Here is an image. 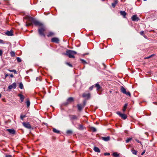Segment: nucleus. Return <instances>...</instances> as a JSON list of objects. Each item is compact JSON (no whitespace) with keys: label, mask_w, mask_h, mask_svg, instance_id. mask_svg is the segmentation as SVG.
<instances>
[{"label":"nucleus","mask_w":157,"mask_h":157,"mask_svg":"<svg viewBox=\"0 0 157 157\" xmlns=\"http://www.w3.org/2000/svg\"><path fill=\"white\" fill-rule=\"evenodd\" d=\"M26 18L29 21H32L36 26H38L39 27H41L44 25L42 23L38 21L35 20L33 17L28 16Z\"/></svg>","instance_id":"f257e3e1"},{"label":"nucleus","mask_w":157,"mask_h":157,"mask_svg":"<svg viewBox=\"0 0 157 157\" xmlns=\"http://www.w3.org/2000/svg\"><path fill=\"white\" fill-rule=\"evenodd\" d=\"M76 54V52L75 51L67 50L66 51V52L65 53H63V54L64 55L67 56L70 58H75L74 55Z\"/></svg>","instance_id":"f03ea898"},{"label":"nucleus","mask_w":157,"mask_h":157,"mask_svg":"<svg viewBox=\"0 0 157 157\" xmlns=\"http://www.w3.org/2000/svg\"><path fill=\"white\" fill-rule=\"evenodd\" d=\"M46 30V28L44 25L40 27L38 29V33L41 36H45L44 33V32Z\"/></svg>","instance_id":"7ed1b4c3"},{"label":"nucleus","mask_w":157,"mask_h":157,"mask_svg":"<svg viewBox=\"0 0 157 157\" xmlns=\"http://www.w3.org/2000/svg\"><path fill=\"white\" fill-rule=\"evenodd\" d=\"M121 91L124 94L130 97L131 94L129 91H126V89L123 86H122L121 88Z\"/></svg>","instance_id":"20e7f679"},{"label":"nucleus","mask_w":157,"mask_h":157,"mask_svg":"<svg viewBox=\"0 0 157 157\" xmlns=\"http://www.w3.org/2000/svg\"><path fill=\"white\" fill-rule=\"evenodd\" d=\"M74 101V100L73 97H69L67 99V101L63 103V105H66L69 104H70L71 102Z\"/></svg>","instance_id":"39448f33"},{"label":"nucleus","mask_w":157,"mask_h":157,"mask_svg":"<svg viewBox=\"0 0 157 157\" xmlns=\"http://www.w3.org/2000/svg\"><path fill=\"white\" fill-rule=\"evenodd\" d=\"M117 114L120 117H121L122 119H125L127 117V116L126 115L124 114L121 113L120 112H117Z\"/></svg>","instance_id":"423d86ee"},{"label":"nucleus","mask_w":157,"mask_h":157,"mask_svg":"<svg viewBox=\"0 0 157 157\" xmlns=\"http://www.w3.org/2000/svg\"><path fill=\"white\" fill-rule=\"evenodd\" d=\"M69 117L71 121L75 120L78 119V117L75 115H69Z\"/></svg>","instance_id":"0eeeda50"},{"label":"nucleus","mask_w":157,"mask_h":157,"mask_svg":"<svg viewBox=\"0 0 157 157\" xmlns=\"http://www.w3.org/2000/svg\"><path fill=\"white\" fill-rule=\"evenodd\" d=\"M23 125L25 127L27 128L30 129L31 128V126L29 122H23Z\"/></svg>","instance_id":"6e6552de"},{"label":"nucleus","mask_w":157,"mask_h":157,"mask_svg":"<svg viewBox=\"0 0 157 157\" xmlns=\"http://www.w3.org/2000/svg\"><path fill=\"white\" fill-rule=\"evenodd\" d=\"M131 19L133 21H138L140 20L139 18L137 17V16L136 15H133L131 17Z\"/></svg>","instance_id":"1a4fd4ad"},{"label":"nucleus","mask_w":157,"mask_h":157,"mask_svg":"<svg viewBox=\"0 0 157 157\" xmlns=\"http://www.w3.org/2000/svg\"><path fill=\"white\" fill-rule=\"evenodd\" d=\"M16 83L15 82H14L12 84L10 85L8 87V88L10 90H11L13 88L15 89L16 87Z\"/></svg>","instance_id":"9d476101"},{"label":"nucleus","mask_w":157,"mask_h":157,"mask_svg":"<svg viewBox=\"0 0 157 157\" xmlns=\"http://www.w3.org/2000/svg\"><path fill=\"white\" fill-rule=\"evenodd\" d=\"M85 104H84V105L82 106L81 104H78L77 105V107L78 108V109L79 111H81L82 109L84 108L85 106Z\"/></svg>","instance_id":"9b49d317"},{"label":"nucleus","mask_w":157,"mask_h":157,"mask_svg":"<svg viewBox=\"0 0 157 157\" xmlns=\"http://www.w3.org/2000/svg\"><path fill=\"white\" fill-rule=\"evenodd\" d=\"M52 42L58 43L59 41V40L58 38L56 37L53 38L51 39Z\"/></svg>","instance_id":"f8f14e48"},{"label":"nucleus","mask_w":157,"mask_h":157,"mask_svg":"<svg viewBox=\"0 0 157 157\" xmlns=\"http://www.w3.org/2000/svg\"><path fill=\"white\" fill-rule=\"evenodd\" d=\"M82 97L87 99H89L90 98V93H84L82 94Z\"/></svg>","instance_id":"ddd939ff"},{"label":"nucleus","mask_w":157,"mask_h":157,"mask_svg":"<svg viewBox=\"0 0 157 157\" xmlns=\"http://www.w3.org/2000/svg\"><path fill=\"white\" fill-rule=\"evenodd\" d=\"M6 131L11 134H14L15 133V131L14 129H7Z\"/></svg>","instance_id":"4468645a"},{"label":"nucleus","mask_w":157,"mask_h":157,"mask_svg":"<svg viewBox=\"0 0 157 157\" xmlns=\"http://www.w3.org/2000/svg\"><path fill=\"white\" fill-rule=\"evenodd\" d=\"M101 138L103 140L105 141H108L110 139V137L109 136L107 137H101Z\"/></svg>","instance_id":"2eb2a0df"},{"label":"nucleus","mask_w":157,"mask_h":157,"mask_svg":"<svg viewBox=\"0 0 157 157\" xmlns=\"http://www.w3.org/2000/svg\"><path fill=\"white\" fill-rule=\"evenodd\" d=\"M6 34L8 36H12L13 35V32L12 31L10 30V31H8L6 33Z\"/></svg>","instance_id":"dca6fc26"},{"label":"nucleus","mask_w":157,"mask_h":157,"mask_svg":"<svg viewBox=\"0 0 157 157\" xmlns=\"http://www.w3.org/2000/svg\"><path fill=\"white\" fill-rule=\"evenodd\" d=\"M120 13L121 15L123 16L124 18H125L126 13L125 11H121Z\"/></svg>","instance_id":"f3484780"},{"label":"nucleus","mask_w":157,"mask_h":157,"mask_svg":"<svg viewBox=\"0 0 157 157\" xmlns=\"http://www.w3.org/2000/svg\"><path fill=\"white\" fill-rule=\"evenodd\" d=\"M18 96L20 98V100L21 102H23L24 99V97L23 95L21 94H19Z\"/></svg>","instance_id":"a211bd4d"},{"label":"nucleus","mask_w":157,"mask_h":157,"mask_svg":"<svg viewBox=\"0 0 157 157\" xmlns=\"http://www.w3.org/2000/svg\"><path fill=\"white\" fill-rule=\"evenodd\" d=\"M117 3L118 1L117 0H114V2L112 3V7H113V8H114Z\"/></svg>","instance_id":"6ab92c4d"},{"label":"nucleus","mask_w":157,"mask_h":157,"mask_svg":"<svg viewBox=\"0 0 157 157\" xmlns=\"http://www.w3.org/2000/svg\"><path fill=\"white\" fill-rule=\"evenodd\" d=\"M94 85V87H95L97 88V90H99L101 88L99 84L98 83H97Z\"/></svg>","instance_id":"aec40b11"},{"label":"nucleus","mask_w":157,"mask_h":157,"mask_svg":"<svg viewBox=\"0 0 157 157\" xmlns=\"http://www.w3.org/2000/svg\"><path fill=\"white\" fill-rule=\"evenodd\" d=\"M94 151L96 152H100V149L97 147H94Z\"/></svg>","instance_id":"412c9836"},{"label":"nucleus","mask_w":157,"mask_h":157,"mask_svg":"<svg viewBox=\"0 0 157 157\" xmlns=\"http://www.w3.org/2000/svg\"><path fill=\"white\" fill-rule=\"evenodd\" d=\"M113 155L115 157H120L119 154L117 152H114L113 154Z\"/></svg>","instance_id":"4be33fe9"},{"label":"nucleus","mask_w":157,"mask_h":157,"mask_svg":"<svg viewBox=\"0 0 157 157\" xmlns=\"http://www.w3.org/2000/svg\"><path fill=\"white\" fill-rule=\"evenodd\" d=\"M127 106H128V104L127 103H125L124 104V106L123 107V112H124L125 111V110L127 108Z\"/></svg>","instance_id":"5701e85b"},{"label":"nucleus","mask_w":157,"mask_h":157,"mask_svg":"<svg viewBox=\"0 0 157 157\" xmlns=\"http://www.w3.org/2000/svg\"><path fill=\"white\" fill-rule=\"evenodd\" d=\"M53 131L56 133H59V131L58 130H57L55 128H53Z\"/></svg>","instance_id":"b1692460"},{"label":"nucleus","mask_w":157,"mask_h":157,"mask_svg":"<svg viewBox=\"0 0 157 157\" xmlns=\"http://www.w3.org/2000/svg\"><path fill=\"white\" fill-rule=\"evenodd\" d=\"M132 152L133 154L136 155L137 154V151L136 150H135L134 149H132Z\"/></svg>","instance_id":"393cba45"},{"label":"nucleus","mask_w":157,"mask_h":157,"mask_svg":"<svg viewBox=\"0 0 157 157\" xmlns=\"http://www.w3.org/2000/svg\"><path fill=\"white\" fill-rule=\"evenodd\" d=\"M80 60L81 61V63L83 64H86L87 63V62L83 59H80Z\"/></svg>","instance_id":"a878e982"},{"label":"nucleus","mask_w":157,"mask_h":157,"mask_svg":"<svg viewBox=\"0 0 157 157\" xmlns=\"http://www.w3.org/2000/svg\"><path fill=\"white\" fill-rule=\"evenodd\" d=\"M54 35V33L52 32H49L48 35H47V36L48 37H50L51 36H53Z\"/></svg>","instance_id":"bb28decb"},{"label":"nucleus","mask_w":157,"mask_h":157,"mask_svg":"<svg viewBox=\"0 0 157 157\" xmlns=\"http://www.w3.org/2000/svg\"><path fill=\"white\" fill-rule=\"evenodd\" d=\"M8 70L10 72H13L15 74H16L17 73V71L15 70L14 69L13 70H10V69H8Z\"/></svg>","instance_id":"cd10ccee"},{"label":"nucleus","mask_w":157,"mask_h":157,"mask_svg":"<svg viewBox=\"0 0 157 157\" xmlns=\"http://www.w3.org/2000/svg\"><path fill=\"white\" fill-rule=\"evenodd\" d=\"M26 103L27 107H29L30 105V102L29 101V99H28L27 100V101H26Z\"/></svg>","instance_id":"c85d7f7f"},{"label":"nucleus","mask_w":157,"mask_h":157,"mask_svg":"<svg viewBox=\"0 0 157 157\" xmlns=\"http://www.w3.org/2000/svg\"><path fill=\"white\" fill-rule=\"evenodd\" d=\"M132 140V138H128L126 140V143H128Z\"/></svg>","instance_id":"c756f323"},{"label":"nucleus","mask_w":157,"mask_h":157,"mask_svg":"<svg viewBox=\"0 0 157 157\" xmlns=\"http://www.w3.org/2000/svg\"><path fill=\"white\" fill-rule=\"evenodd\" d=\"M19 87L21 89H22L23 88V86L22 83L21 82L20 83Z\"/></svg>","instance_id":"7c9ffc66"},{"label":"nucleus","mask_w":157,"mask_h":157,"mask_svg":"<svg viewBox=\"0 0 157 157\" xmlns=\"http://www.w3.org/2000/svg\"><path fill=\"white\" fill-rule=\"evenodd\" d=\"M10 53L12 56H15V52L13 51L11 52Z\"/></svg>","instance_id":"2f4dec72"},{"label":"nucleus","mask_w":157,"mask_h":157,"mask_svg":"<svg viewBox=\"0 0 157 157\" xmlns=\"http://www.w3.org/2000/svg\"><path fill=\"white\" fill-rule=\"evenodd\" d=\"M25 116H26L25 115H21V116H20L21 119L22 120H23L24 118V117H25Z\"/></svg>","instance_id":"473e14b6"},{"label":"nucleus","mask_w":157,"mask_h":157,"mask_svg":"<svg viewBox=\"0 0 157 157\" xmlns=\"http://www.w3.org/2000/svg\"><path fill=\"white\" fill-rule=\"evenodd\" d=\"M91 130L94 132H95L96 131V129L94 127H92L91 128Z\"/></svg>","instance_id":"72a5a7b5"},{"label":"nucleus","mask_w":157,"mask_h":157,"mask_svg":"<svg viewBox=\"0 0 157 157\" xmlns=\"http://www.w3.org/2000/svg\"><path fill=\"white\" fill-rule=\"evenodd\" d=\"M17 60L18 62H21V60L20 58L18 57H17Z\"/></svg>","instance_id":"f704fd0d"},{"label":"nucleus","mask_w":157,"mask_h":157,"mask_svg":"<svg viewBox=\"0 0 157 157\" xmlns=\"http://www.w3.org/2000/svg\"><path fill=\"white\" fill-rule=\"evenodd\" d=\"M72 131L70 130H68L67 131V134H72Z\"/></svg>","instance_id":"c9c22d12"},{"label":"nucleus","mask_w":157,"mask_h":157,"mask_svg":"<svg viewBox=\"0 0 157 157\" xmlns=\"http://www.w3.org/2000/svg\"><path fill=\"white\" fill-rule=\"evenodd\" d=\"M66 64L71 67H73L72 65L69 63L67 62Z\"/></svg>","instance_id":"e433bc0d"},{"label":"nucleus","mask_w":157,"mask_h":157,"mask_svg":"<svg viewBox=\"0 0 157 157\" xmlns=\"http://www.w3.org/2000/svg\"><path fill=\"white\" fill-rule=\"evenodd\" d=\"M0 43L2 44H4L6 43V42L0 39Z\"/></svg>","instance_id":"4c0bfd02"},{"label":"nucleus","mask_w":157,"mask_h":157,"mask_svg":"<svg viewBox=\"0 0 157 157\" xmlns=\"http://www.w3.org/2000/svg\"><path fill=\"white\" fill-rule=\"evenodd\" d=\"M79 128L80 129H83V126L82 124H80L79 125Z\"/></svg>","instance_id":"58836bf2"},{"label":"nucleus","mask_w":157,"mask_h":157,"mask_svg":"<svg viewBox=\"0 0 157 157\" xmlns=\"http://www.w3.org/2000/svg\"><path fill=\"white\" fill-rule=\"evenodd\" d=\"M94 85H93L91 86H90V88H89V90H92L93 89V88L94 87Z\"/></svg>","instance_id":"ea45409f"},{"label":"nucleus","mask_w":157,"mask_h":157,"mask_svg":"<svg viewBox=\"0 0 157 157\" xmlns=\"http://www.w3.org/2000/svg\"><path fill=\"white\" fill-rule=\"evenodd\" d=\"M140 33L141 35L143 36L144 35V31H142L140 32Z\"/></svg>","instance_id":"a19ab883"},{"label":"nucleus","mask_w":157,"mask_h":157,"mask_svg":"<svg viewBox=\"0 0 157 157\" xmlns=\"http://www.w3.org/2000/svg\"><path fill=\"white\" fill-rule=\"evenodd\" d=\"M3 51L2 50H0V56H2V55Z\"/></svg>","instance_id":"79ce46f5"},{"label":"nucleus","mask_w":157,"mask_h":157,"mask_svg":"<svg viewBox=\"0 0 157 157\" xmlns=\"http://www.w3.org/2000/svg\"><path fill=\"white\" fill-rule=\"evenodd\" d=\"M105 155H110V153H105L104 154Z\"/></svg>","instance_id":"37998d69"},{"label":"nucleus","mask_w":157,"mask_h":157,"mask_svg":"<svg viewBox=\"0 0 157 157\" xmlns=\"http://www.w3.org/2000/svg\"><path fill=\"white\" fill-rule=\"evenodd\" d=\"M36 81L39 80V81H40V78H39L38 77H37L36 78Z\"/></svg>","instance_id":"c03bdc74"},{"label":"nucleus","mask_w":157,"mask_h":157,"mask_svg":"<svg viewBox=\"0 0 157 157\" xmlns=\"http://www.w3.org/2000/svg\"><path fill=\"white\" fill-rule=\"evenodd\" d=\"M136 141L138 143L141 144V142L139 140L137 139H136Z\"/></svg>","instance_id":"a18cd8bd"},{"label":"nucleus","mask_w":157,"mask_h":157,"mask_svg":"<svg viewBox=\"0 0 157 157\" xmlns=\"http://www.w3.org/2000/svg\"><path fill=\"white\" fill-rule=\"evenodd\" d=\"M32 25V23H29L27 24H26V26H30L31 25Z\"/></svg>","instance_id":"49530a36"},{"label":"nucleus","mask_w":157,"mask_h":157,"mask_svg":"<svg viewBox=\"0 0 157 157\" xmlns=\"http://www.w3.org/2000/svg\"><path fill=\"white\" fill-rule=\"evenodd\" d=\"M145 150H144V151H143V152L141 153V155H143L144 154V153H145Z\"/></svg>","instance_id":"de8ad7c7"},{"label":"nucleus","mask_w":157,"mask_h":157,"mask_svg":"<svg viewBox=\"0 0 157 157\" xmlns=\"http://www.w3.org/2000/svg\"><path fill=\"white\" fill-rule=\"evenodd\" d=\"M6 157H12V156L11 155H6Z\"/></svg>","instance_id":"09e8293b"},{"label":"nucleus","mask_w":157,"mask_h":157,"mask_svg":"<svg viewBox=\"0 0 157 157\" xmlns=\"http://www.w3.org/2000/svg\"><path fill=\"white\" fill-rule=\"evenodd\" d=\"M8 76V74H5V78H6Z\"/></svg>","instance_id":"8fccbe9b"},{"label":"nucleus","mask_w":157,"mask_h":157,"mask_svg":"<svg viewBox=\"0 0 157 157\" xmlns=\"http://www.w3.org/2000/svg\"><path fill=\"white\" fill-rule=\"evenodd\" d=\"M151 58V57H150V56H149L148 57L145 58L144 59H149V58Z\"/></svg>","instance_id":"3c124183"},{"label":"nucleus","mask_w":157,"mask_h":157,"mask_svg":"<svg viewBox=\"0 0 157 157\" xmlns=\"http://www.w3.org/2000/svg\"><path fill=\"white\" fill-rule=\"evenodd\" d=\"M10 76L11 77V78H13V74H11L10 75Z\"/></svg>","instance_id":"603ef678"},{"label":"nucleus","mask_w":157,"mask_h":157,"mask_svg":"<svg viewBox=\"0 0 157 157\" xmlns=\"http://www.w3.org/2000/svg\"><path fill=\"white\" fill-rule=\"evenodd\" d=\"M155 55V54H152L150 56L151 58L153 56Z\"/></svg>","instance_id":"864d4df0"},{"label":"nucleus","mask_w":157,"mask_h":157,"mask_svg":"<svg viewBox=\"0 0 157 157\" xmlns=\"http://www.w3.org/2000/svg\"><path fill=\"white\" fill-rule=\"evenodd\" d=\"M143 36L145 38H147L146 36L144 35Z\"/></svg>","instance_id":"5fc2aeb1"},{"label":"nucleus","mask_w":157,"mask_h":157,"mask_svg":"<svg viewBox=\"0 0 157 157\" xmlns=\"http://www.w3.org/2000/svg\"><path fill=\"white\" fill-rule=\"evenodd\" d=\"M1 94H0V98H1Z\"/></svg>","instance_id":"6e6d98bb"}]
</instances>
